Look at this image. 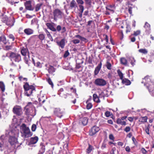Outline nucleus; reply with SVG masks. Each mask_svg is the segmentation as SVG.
<instances>
[{
	"label": "nucleus",
	"instance_id": "obj_5",
	"mask_svg": "<svg viewBox=\"0 0 154 154\" xmlns=\"http://www.w3.org/2000/svg\"><path fill=\"white\" fill-rule=\"evenodd\" d=\"M9 58L12 61L19 62L21 60V57L20 54L17 53L12 52L10 54Z\"/></svg>",
	"mask_w": 154,
	"mask_h": 154
},
{
	"label": "nucleus",
	"instance_id": "obj_50",
	"mask_svg": "<svg viewBox=\"0 0 154 154\" xmlns=\"http://www.w3.org/2000/svg\"><path fill=\"white\" fill-rule=\"evenodd\" d=\"M72 42L75 44H78L80 42V40L77 39H74L72 40Z\"/></svg>",
	"mask_w": 154,
	"mask_h": 154
},
{
	"label": "nucleus",
	"instance_id": "obj_18",
	"mask_svg": "<svg viewBox=\"0 0 154 154\" xmlns=\"http://www.w3.org/2000/svg\"><path fill=\"white\" fill-rule=\"evenodd\" d=\"M122 83L126 85H130L131 82V81L128 79L123 78L122 80Z\"/></svg>",
	"mask_w": 154,
	"mask_h": 154
},
{
	"label": "nucleus",
	"instance_id": "obj_28",
	"mask_svg": "<svg viewBox=\"0 0 154 154\" xmlns=\"http://www.w3.org/2000/svg\"><path fill=\"white\" fill-rule=\"evenodd\" d=\"M120 62L124 65H127V60L125 58H122L120 59Z\"/></svg>",
	"mask_w": 154,
	"mask_h": 154
},
{
	"label": "nucleus",
	"instance_id": "obj_13",
	"mask_svg": "<svg viewBox=\"0 0 154 154\" xmlns=\"http://www.w3.org/2000/svg\"><path fill=\"white\" fill-rule=\"evenodd\" d=\"M66 40L65 38L61 39L60 41L57 42V45L61 48H63L64 47L65 44Z\"/></svg>",
	"mask_w": 154,
	"mask_h": 154
},
{
	"label": "nucleus",
	"instance_id": "obj_35",
	"mask_svg": "<svg viewBox=\"0 0 154 154\" xmlns=\"http://www.w3.org/2000/svg\"><path fill=\"white\" fill-rule=\"evenodd\" d=\"M74 38H79V39H80L82 41H85L87 40V39L85 38L82 37L81 36L79 35H75L74 36Z\"/></svg>",
	"mask_w": 154,
	"mask_h": 154
},
{
	"label": "nucleus",
	"instance_id": "obj_26",
	"mask_svg": "<svg viewBox=\"0 0 154 154\" xmlns=\"http://www.w3.org/2000/svg\"><path fill=\"white\" fill-rule=\"evenodd\" d=\"M40 149L39 150V152L41 154H42L44 153L45 150V146L42 144H41L40 146Z\"/></svg>",
	"mask_w": 154,
	"mask_h": 154
},
{
	"label": "nucleus",
	"instance_id": "obj_48",
	"mask_svg": "<svg viewBox=\"0 0 154 154\" xmlns=\"http://www.w3.org/2000/svg\"><path fill=\"white\" fill-rule=\"evenodd\" d=\"M141 33L140 31V30H137L135 32H134L133 35L135 36H137V35H139Z\"/></svg>",
	"mask_w": 154,
	"mask_h": 154
},
{
	"label": "nucleus",
	"instance_id": "obj_58",
	"mask_svg": "<svg viewBox=\"0 0 154 154\" xmlns=\"http://www.w3.org/2000/svg\"><path fill=\"white\" fill-rule=\"evenodd\" d=\"M104 94L103 92H101L100 94H99L98 97L99 98H104Z\"/></svg>",
	"mask_w": 154,
	"mask_h": 154
},
{
	"label": "nucleus",
	"instance_id": "obj_47",
	"mask_svg": "<svg viewBox=\"0 0 154 154\" xmlns=\"http://www.w3.org/2000/svg\"><path fill=\"white\" fill-rule=\"evenodd\" d=\"M79 11L80 12L83 13L84 10V7L82 5H79Z\"/></svg>",
	"mask_w": 154,
	"mask_h": 154
},
{
	"label": "nucleus",
	"instance_id": "obj_23",
	"mask_svg": "<svg viewBox=\"0 0 154 154\" xmlns=\"http://www.w3.org/2000/svg\"><path fill=\"white\" fill-rule=\"evenodd\" d=\"M28 50L26 48H23L21 51V52L23 56H25L26 55Z\"/></svg>",
	"mask_w": 154,
	"mask_h": 154
},
{
	"label": "nucleus",
	"instance_id": "obj_22",
	"mask_svg": "<svg viewBox=\"0 0 154 154\" xmlns=\"http://www.w3.org/2000/svg\"><path fill=\"white\" fill-rule=\"evenodd\" d=\"M49 73L52 74L55 71L54 68L52 66H49L47 69Z\"/></svg>",
	"mask_w": 154,
	"mask_h": 154
},
{
	"label": "nucleus",
	"instance_id": "obj_40",
	"mask_svg": "<svg viewBox=\"0 0 154 154\" xmlns=\"http://www.w3.org/2000/svg\"><path fill=\"white\" fill-rule=\"evenodd\" d=\"M130 61L132 66H134L135 64V63L136 60L134 58H131L130 59Z\"/></svg>",
	"mask_w": 154,
	"mask_h": 154
},
{
	"label": "nucleus",
	"instance_id": "obj_43",
	"mask_svg": "<svg viewBox=\"0 0 154 154\" xmlns=\"http://www.w3.org/2000/svg\"><path fill=\"white\" fill-rule=\"evenodd\" d=\"M106 66L107 68L109 69H111V64L109 63V62L107 61L106 62Z\"/></svg>",
	"mask_w": 154,
	"mask_h": 154
},
{
	"label": "nucleus",
	"instance_id": "obj_1",
	"mask_svg": "<svg viewBox=\"0 0 154 154\" xmlns=\"http://www.w3.org/2000/svg\"><path fill=\"white\" fill-rule=\"evenodd\" d=\"M8 134L10 136L8 141L10 144L13 146L14 148H18L19 145L15 137L18 136V131L12 130L9 132Z\"/></svg>",
	"mask_w": 154,
	"mask_h": 154
},
{
	"label": "nucleus",
	"instance_id": "obj_10",
	"mask_svg": "<svg viewBox=\"0 0 154 154\" xmlns=\"http://www.w3.org/2000/svg\"><path fill=\"white\" fill-rule=\"evenodd\" d=\"M124 24L121 18H116V27L118 28H123Z\"/></svg>",
	"mask_w": 154,
	"mask_h": 154
},
{
	"label": "nucleus",
	"instance_id": "obj_33",
	"mask_svg": "<svg viewBox=\"0 0 154 154\" xmlns=\"http://www.w3.org/2000/svg\"><path fill=\"white\" fill-rule=\"evenodd\" d=\"M118 35L119 37L121 39H122L124 38V35L123 34L122 30H120L119 32L118 33Z\"/></svg>",
	"mask_w": 154,
	"mask_h": 154
},
{
	"label": "nucleus",
	"instance_id": "obj_16",
	"mask_svg": "<svg viewBox=\"0 0 154 154\" xmlns=\"http://www.w3.org/2000/svg\"><path fill=\"white\" fill-rule=\"evenodd\" d=\"M24 31L25 33L28 35L32 34L33 32V30L30 28L26 29L24 30Z\"/></svg>",
	"mask_w": 154,
	"mask_h": 154
},
{
	"label": "nucleus",
	"instance_id": "obj_42",
	"mask_svg": "<svg viewBox=\"0 0 154 154\" xmlns=\"http://www.w3.org/2000/svg\"><path fill=\"white\" fill-rule=\"evenodd\" d=\"M93 149V147L90 144H89L88 148L87 149V152L88 153H89Z\"/></svg>",
	"mask_w": 154,
	"mask_h": 154
},
{
	"label": "nucleus",
	"instance_id": "obj_27",
	"mask_svg": "<svg viewBox=\"0 0 154 154\" xmlns=\"http://www.w3.org/2000/svg\"><path fill=\"white\" fill-rule=\"evenodd\" d=\"M45 30L46 33L48 37L51 41H53V38L52 36L50 34V32L46 29H45Z\"/></svg>",
	"mask_w": 154,
	"mask_h": 154
},
{
	"label": "nucleus",
	"instance_id": "obj_4",
	"mask_svg": "<svg viewBox=\"0 0 154 154\" xmlns=\"http://www.w3.org/2000/svg\"><path fill=\"white\" fill-rule=\"evenodd\" d=\"M151 77L149 76V75H147L144 77V79L146 81V83H149V85L147 87V88L149 92H151L152 93V94L154 96V83L152 82L151 79Z\"/></svg>",
	"mask_w": 154,
	"mask_h": 154
},
{
	"label": "nucleus",
	"instance_id": "obj_41",
	"mask_svg": "<svg viewBox=\"0 0 154 154\" xmlns=\"http://www.w3.org/2000/svg\"><path fill=\"white\" fill-rule=\"evenodd\" d=\"M39 39L41 41L44 40L45 38V35L43 34H40L38 35Z\"/></svg>",
	"mask_w": 154,
	"mask_h": 154
},
{
	"label": "nucleus",
	"instance_id": "obj_9",
	"mask_svg": "<svg viewBox=\"0 0 154 154\" xmlns=\"http://www.w3.org/2000/svg\"><path fill=\"white\" fill-rule=\"evenodd\" d=\"M99 130V128L98 127L94 126L90 130L89 134L91 136H93L98 132Z\"/></svg>",
	"mask_w": 154,
	"mask_h": 154
},
{
	"label": "nucleus",
	"instance_id": "obj_31",
	"mask_svg": "<svg viewBox=\"0 0 154 154\" xmlns=\"http://www.w3.org/2000/svg\"><path fill=\"white\" fill-rule=\"evenodd\" d=\"M139 52L140 53H142L143 54H147L148 53V51L146 49L144 48H141L139 49L138 50Z\"/></svg>",
	"mask_w": 154,
	"mask_h": 154
},
{
	"label": "nucleus",
	"instance_id": "obj_24",
	"mask_svg": "<svg viewBox=\"0 0 154 154\" xmlns=\"http://www.w3.org/2000/svg\"><path fill=\"white\" fill-rule=\"evenodd\" d=\"M147 119L148 117L146 116L141 117L139 119V121L141 122H145L147 121Z\"/></svg>",
	"mask_w": 154,
	"mask_h": 154
},
{
	"label": "nucleus",
	"instance_id": "obj_38",
	"mask_svg": "<svg viewBox=\"0 0 154 154\" xmlns=\"http://www.w3.org/2000/svg\"><path fill=\"white\" fill-rule=\"evenodd\" d=\"M82 122L84 125H86L88 122V120L87 118L84 117L82 119Z\"/></svg>",
	"mask_w": 154,
	"mask_h": 154
},
{
	"label": "nucleus",
	"instance_id": "obj_36",
	"mask_svg": "<svg viewBox=\"0 0 154 154\" xmlns=\"http://www.w3.org/2000/svg\"><path fill=\"white\" fill-rule=\"evenodd\" d=\"M1 41L3 43L5 44L6 43V40L5 37L3 35H2L0 37Z\"/></svg>",
	"mask_w": 154,
	"mask_h": 154
},
{
	"label": "nucleus",
	"instance_id": "obj_53",
	"mask_svg": "<svg viewBox=\"0 0 154 154\" xmlns=\"http://www.w3.org/2000/svg\"><path fill=\"white\" fill-rule=\"evenodd\" d=\"M36 128V126L35 124H33L32 126V131H35Z\"/></svg>",
	"mask_w": 154,
	"mask_h": 154
},
{
	"label": "nucleus",
	"instance_id": "obj_39",
	"mask_svg": "<svg viewBox=\"0 0 154 154\" xmlns=\"http://www.w3.org/2000/svg\"><path fill=\"white\" fill-rule=\"evenodd\" d=\"M126 32L127 33L128 32H130L131 31V27L130 25L128 24H127L126 25Z\"/></svg>",
	"mask_w": 154,
	"mask_h": 154
},
{
	"label": "nucleus",
	"instance_id": "obj_52",
	"mask_svg": "<svg viewBox=\"0 0 154 154\" xmlns=\"http://www.w3.org/2000/svg\"><path fill=\"white\" fill-rule=\"evenodd\" d=\"M132 140L133 143L135 145H137V142L136 141L135 138L134 137H132Z\"/></svg>",
	"mask_w": 154,
	"mask_h": 154
},
{
	"label": "nucleus",
	"instance_id": "obj_29",
	"mask_svg": "<svg viewBox=\"0 0 154 154\" xmlns=\"http://www.w3.org/2000/svg\"><path fill=\"white\" fill-rule=\"evenodd\" d=\"M70 6L71 8H76L77 7L75 1L73 0L71 1L70 4Z\"/></svg>",
	"mask_w": 154,
	"mask_h": 154
},
{
	"label": "nucleus",
	"instance_id": "obj_62",
	"mask_svg": "<svg viewBox=\"0 0 154 154\" xmlns=\"http://www.w3.org/2000/svg\"><path fill=\"white\" fill-rule=\"evenodd\" d=\"M132 7H130L129 8L128 10V12L130 13V14H131V15H132Z\"/></svg>",
	"mask_w": 154,
	"mask_h": 154
},
{
	"label": "nucleus",
	"instance_id": "obj_37",
	"mask_svg": "<svg viewBox=\"0 0 154 154\" xmlns=\"http://www.w3.org/2000/svg\"><path fill=\"white\" fill-rule=\"evenodd\" d=\"M42 4L39 3L36 5L35 6V11H38L41 8V7L42 5Z\"/></svg>",
	"mask_w": 154,
	"mask_h": 154
},
{
	"label": "nucleus",
	"instance_id": "obj_60",
	"mask_svg": "<svg viewBox=\"0 0 154 154\" xmlns=\"http://www.w3.org/2000/svg\"><path fill=\"white\" fill-rule=\"evenodd\" d=\"M103 38L104 40L106 41V42H108V37L107 35H103Z\"/></svg>",
	"mask_w": 154,
	"mask_h": 154
},
{
	"label": "nucleus",
	"instance_id": "obj_8",
	"mask_svg": "<svg viewBox=\"0 0 154 154\" xmlns=\"http://www.w3.org/2000/svg\"><path fill=\"white\" fill-rule=\"evenodd\" d=\"M95 84L97 85L103 86L106 84V81L102 79H97L95 81Z\"/></svg>",
	"mask_w": 154,
	"mask_h": 154
},
{
	"label": "nucleus",
	"instance_id": "obj_55",
	"mask_svg": "<svg viewBox=\"0 0 154 154\" xmlns=\"http://www.w3.org/2000/svg\"><path fill=\"white\" fill-rule=\"evenodd\" d=\"M29 59L28 58H27L26 57H24V60L25 63L27 64L28 66H29Z\"/></svg>",
	"mask_w": 154,
	"mask_h": 154
},
{
	"label": "nucleus",
	"instance_id": "obj_46",
	"mask_svg": "<svg viewBox=\"0 0 154 154\" xmlns=\"http://www.w3.org/2000/svg\"><path fill=\"white\" fill-rule=\"evenodd\" d=\"M47 82H48V83L50 85H51V86L53 88V86H54V85H53V82H52L50 78H48L47 79Z\"/></svg>",
	"mask_w": 154,
	"mask_h": 154
},
{
	"label": "nucleus",
	"instance_id": "obj_59",
	"mask_svg": "<svg viewBox=\"0 0 154 154\" xmlns=\"http://www.w3.org/2000/svg\"><path fill=\"white\" fill-rule=\"evenodd\" d=\"M141 151L143 154H146L147 151L144 148H142L141 149Z\"/></svg>",
	"mask_w": 154,
	"mask_h": 154
},
{
	"label": "nucleus",
	"instance_id": "obj_54",
	"mask_svg": "<svg viewBox=\"0 0 154 154\" xmlns=\"http://www.w3.org/2000/svg\"><path fill=\"white\" fill-rule=\"evenodd\" d=\"M69 53L68 51H65V53L63 55V57L64 58H66L69 55Z\"/></svg>",
	"mask_w": 154,
	"mask_h": 154
},
{
	"label": "nucleus",
	"instance_id": "obj_12",
	"mask_svg": "<svg viewBox=\"0 0 154 154\" xmlns=\"http://www.w3.org/2000/svg\"><path fill=\"white\" fill-rule=\"evenodd\" d=\"M25 6L26 9L27 10L33 11L34 10V8L32 6L30 1L26 2L25 3Z\"/></svg>",
	"mask_w": 154,
	"mask_h": 154
},
{
	"label": "nucleus",
	"instance_id": "obj_7",
	"mask_svg": "<svg viewBox=\"0 0 154 154\" xmlns=\"http://www.w3.org/2000/svg\"><path fill=\"white\" fill-rule=\"evenodd\" d=\"M13 111L14 113L18 116H20L23 114L22 108L20 106H16L13 108Z\"/></svg>",
	"mask_w": 154,
	"mask_h": 154
},
{
	"label": "nucleus",
	"instance_id": "obj_2",
	"mask_svg": "<svg viewBox=\"0 0 154 154\" xmlns=\"http://www.w3.org/2000/svg\"><path fill=\"white\" fill-rule=\"evenodd\" d=\"M20 133L21 136L24 138L29 137L32 135L29 128L26 125L23 124L20 127Z\"/></svg>",
	"mask_w": 154,
	"mask_h": 154
},
{
	"label": "nucleus",
	"instance_id": "obj_3",
	"mask_svg": "<svg viewBox=\"0 0 154 154\" xmlns=\"http://www.w3.org/2000/svg\"><path fill=\"white\" fill-rule=\"evenodd\" d=\"M25 90V94L26 96L29 97L30 96L33 91L35 90V88L32 85H29L27 82H26L23 86Z\"/></svg>",
	"mask_w": 154,
	"mask_h": 154
},
{
	"label": "nucleus",
	"instance_id": "obj_64",
	"mask_svg": "<svg viewBox=\"0 0 154 154\" xmlns=\"http://www.w3.org/2000/svg\"><path fill=\"white\" fill-rule=\"evenodd\" d=\"M56 30L60 31L61 29V27L60 25H58L57 27Z\"/></svg>",
	"mask_w": 154,
	"mask_h": 154
},
{
	"label": "nucleus",
	"instance_id": "obj_56",
	"mask_svg": "<svg viewBox=\"0 0 154 154\" xmlns=\"http://www.w3.org/2000/svg\"><path fill=\"white\" fill-rule=\"evenodd\" d=\"M76 2L78 4L82 5L84 3L83 1L82 0H76Z\"/></svg>",
	"mask_w": 154,
	"mask_h": 154
},
{
	"label": "nucleus",
	"instance_id": "obj_14",
	"mask_svg": "<svg viewBox=\"0 0 154 154\" xmlns=\"http://www.w3.org/2000/svg\"><path fill=\"white\" fill-rule=\"evenodd\" d=\"M54 113L57 116L60 118H61L62 116V112L61 111L60 108L56 109L54 111Z\"/></svg>",
	"mask_w": 154,
	"mask_h": 154
},
{
	"label": "nucleus",
	"instance_id": "obj_20",
	"mask_svg": "<svg viewBox=\"0 0 154 154\" xmlns=\"http://www.w3.org/2000/svg\"><path fill=\"white\" fill-rule=\"evenodd\" d=\"M99 97L96 94H94L93 95V99L94 101L97 103H100V101Z\"/></svg>",
	"mask_w": 154,
	"mask_h": 154
},
{
	"label": "nucleus",
	"instance_id": "obj_45",
	"mask_svg": "<svg viewBox=\"0 0 154 154\" xmlns=\"http://www.w3.org/2000/svg\"><path fill=\"white\" fill-rule=\"evenodd\" d=\"M150 128L149 125H148V126L146 127L145 131L146 132L147 134H149V130Z\"/></svg>",
	"mask_w": 154,
	"mask_h": 154
},
{
	"label": "nucleus",
	"instance_id": "obj_44",
	"mask_svg": "<svg viewBox=\"0 0 154 154\" xmlns=\"http://www.w3.org/2000/svg\"><path fill=\"white\" fill-rule=\"evenodd\" d=\"M8 37L9 38V39L12 40V41H14L15 38V37L14 36L13 34H10L8 35Z\"/></svg>",
	"mask_w": 154,
	"mask_h": 154
},
{
	"label": "nucleus",
	"instance_id": "obj_51",
	"mask_svg": "<svg viewBox=\"0 0 154 154\" xmlns=\"http://www.w3.org/2000/svg\"><path fill=\"white\" fill-rule=\"evenodd\" d=\"M112 114V113L109 111H107L105 113V115L106 116V117H109Z\"/></svg>",
	"mask_w": 154,
	"mask_h": 154
},
{
	"label": "nucleus",
	"instance_id": "obj_11",
	"mask_svg": "<svg viewBox=\"0 0 154 154\" xmlns=\"http://www.w3.org/2000/svg\"><path fill=\"white\" fill-rule=\"evenodd\" d=\"M145 29V32L146 34H149L151 32V29L149 24L147 22H146L144 26Z\"/></svg>",
	"mask_w": 154,
	"mask_h": 154
},
{
	"label": "nucleus",
	"instance_id": "obj_57",
	"mask_svg": "<svg viewBox=\"0 0 154 154\" xmlns=\"http://www.w3.org/2000/svg\"><path fill=\"white\" fill-rule=\"evenodd\" d=\"M124 130L126 132H128L129 131L131 130L130 127H126L125 128Z\"/></svg>",
	"mask_w": 154,
	"mask_h": 154
},
{
	"label": "nucleus",
	"instance_id": "obj_63",
	"mask_svg": "<svg viewBox=\"0 0 154 154\" xmlns=\"http://www.w3.org/2000/svg\"><path fill=\"white\" fill-rule=\"evenodd\" d=\"M125 151L127 152H130V151L131 149L129 146H127L125 148Z\"/></svg>",
	"mask_w": 154,
	"mask_h": 154
},
{
	"label": "nucleus",
	"instance_id": "obj_6",
	"mask_svg": "<svg viewBox=\"0 0 154 154\" xmlns=\"http://www.w3.org/2000/svg\"><path fill=\"white\" fill-rule=\"evenodd\" d=\"M54 19L56 21L58 19L62 18L63 15V14L60 10L58 9H56L54 10L53 12Z\"/></svg>",
	"mask_w": 154,
	"mask_h": 154
},
{
	"label": "nucleus",
	"instance_id": "obj_15",
	"mask_svg": "<svg viewBox=\"0 0 154 154\" xmlns=\"http://www.w3.org/2000/svg\"><path fill=\"white\" fill-rule=\"evenodd\" d=\"M102 63L101 62L98 64V66L96 67L94 70V74L97 75L99 73L101 67Z\"/></svg>",
	"mask_w": 154,
	"mask_h": 154
},
{
	"label": "nucleus",
	"instance_id": "obj_30",
	"mask_svg": "<svg viewBox=\"0 0 154 154\" xmlns=\"http://www.w3.org/2000/svg\"><path fill=\"white\" fill-rule=\"evenodd\" d=\"M117 72L118 73V75H119V78L122 80V79L123 78V74L122 72L119 69L117 70Z\"/></svg>",
	"mask_w": 154,
	"mask_h": 154
},
{
	"label": "nucleus",
	"instance_id": "obj_61",
	"mask_svg": "<svg viewBox=\"0 0 154 154\" xmlns=\"http://www.w3.org/2000/svg\"><path fill=\"white\" fill-rule=\"evenodd\" d=\"M109 138L110 140H112L113 141H114L115 139L114 137L112 134H110L109 135Z\"/></svg>",
	"mask_w": 154,
	"mask_h": 154
},
{
	"label": "nucleus",
	"instance_id": "obj_17",
	"mask_svg": "<svg viewBox=\"0 0 154 154\" xmlns=\"http://www.w3.org/2000/svg\"><path fill=\"white\" fill-rule=\"evenodd\" d=\"M38 140V138L36 136L33 137H32L30 139V143L31 144H34L36 143Z\"/></svg>",
	"mask_w": 154,
	"mask_h": 154
},
{
	"label": "nucleus",
	"instance_id": "obj_21",
	"mask_svg": "<svg viewBox=\"0 0 154 154\" xmlns=\"http://www.w3.org/2000/svg\"><path fill=\"white\" fill-rule=\"evenodd\" d=\"M106 8L107 10L110 11V12L112 13H113L114 12L115 8L114 6L112 5L108 6L106 7Z\"/></svg>",
	"mask_w": 154,
	"mask_h": 154
},
{
	"label": "nucleus",
	"instance_id": "obj_32",
	"mask_svg": "<svg viewBox=\"0 0 154 154\" xmlns=\"http://www.w3.org/2000/svg\"><path fill=\"white\" fill-rule=\"evenodd\" d=\"M89 100L88 99L86 101V103H87L86 108L87 109H91L92 106V105L91 103L89 102Z\"/></svg>",
	"mask_w": 154,
	"mask_h": 154
},
{
	"label": "nucleus",
	"instance_id": "obj_34",
	"mask_svg": "<svg viewBox=\"0 0 154 154\" xmlns=\"http://www.w3.org/2000/svg\"><path fill=\"white\" fill-rule=\"evenodd\" d=\"M0 88L2 92H4L5 89V85L4 83L2 82H0Z\"/></svg>",
	"mask_w": 154,
	"mask_h": 154
},
{
	"label": "nucleus",
	"instance_id": "obj_19",
	"mask_svg": "<svg viewBox=\"0 0 154 154\" xmlns=\"http://www.w3.org/2000/svg\"><path fill=\"white\" fill-rule=\"evenodd\" d=\"M47 26L51 30L55 32L56 31V29L55 28L53 25L50 23H47L46 24Z\"/></svg>",
	"mask_w": 154,
	"mask_h": 154
},
{
	"label": "nucleus",
	"instance_id": "obj_25",
	"mask_svg": "<svg viewBox=\"0 0 154 154\" xmlns=\"http://www.w3.org/2000/svg\"><path fill=\"white\" fill-rule=\"evenodd\" d=\"M117 123L119 124L122 125H125L126 124V122L125 121H122V119H117Z\"/></svg>",
	"mask_w": 154,
	"mask_h": 154
},
{
	"label": "nucleus",
	"instance_id": "obj_49",
	"mask_svg": "<svg viewBox=\"0 0 154 154\" xmlns=\"http://www.w3.org/2000/svg\"><path fill=\"white\" fill-rule=\"evenodd\" d=\"M19 79L20 81H27V79L26 78H23L22 76H20L19 77Z\"/></svg>",
	"mask_w": 154,
	"mask_h": 154
}]
</instances>
